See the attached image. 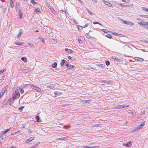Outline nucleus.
Segmentation results:
<instances>
[{
  "mask_svg": "<svg viewBox=\"0 0 148 148\" xmlns=\"http://www.w3.org/2000/svg\"><path fill=\"white\" fill-rule=\"evenodd\" d=\"M20 132L19 131H18L17 132H15L11 134V135H14L16 134L17 133L19 134L20 133Z\"/></svg>",
  "mask_w": 148,
  "mask_h": 148,
  "instance_id": "7c9ffc66",
  "label": "nucleus"
},
{
  "mask_svg": "<svg viewBox=\"0 0 148 148\" xmlns=\"http://www.w3.org/2000/svg\"><path fill=\"white\" fill-rule=\"evenodd\" d=\"M139 59H140L139 60V61H143L144 60L143 59L140 58H139Z\"/></svg>",
  "mask_w": 148,
  "mask_h": 148,
  "instance_id": "13d9d810",
  "label": "nucleus"
},
{
  "mask_svg": "<svg viewBox=\"0 0 148 148\" xmlns=\"http://www.w3.org/2000/svg\"><path fill=\"white\" fill-rule=\"evenodd\" d=\"M40 11V9L39 8H37L35 9V11L36 12H39Z\"/></svg>",
  "mask_w": 148,
  "mask_h": 148,
  "instance_id": "2f4dec72",
  "label": "nucleus"
},
{
  "mask_svg": "<svg viewBox=\"0 0 148 148\" xmlns=\"http://www.w3.org/2000/svg\"><path fill=\"white\" fill-rule=\"evenodd\" d=\"M11 127L8 129H6L5 130L3 131L1 134V135L3 136V135L6 134L8 131L10 129Z\"/></svg>",
  "mask_w": 148,
  "mask_h": 148,
  "instance_id": "9b49d317",
  "label": "nucleus"
},
{
  "mask_svg": "<svg viewBox=\"0 0 148 148\" xmlns=\"http://www.w3.org/2000/svg\"><path fill=\"white\" fill-rule=\"evenodd\" d=\"M65 50L66 51L68 52L69 53H73L74 51L72 50L68 49V48H65Z\"/></svg>",
  "mask_w": 148,
  "mask_h": 148,
  "instance_id": "9d476101",
  "label": "nucleus"
},
{
  "mask_svg": "<svg viewBox=\"0 0 148 148\" xmlns=\"http://www.w3.org/2000/svg\"><path fill=\"white\" fill-rule=\"evenodd\" d=\"M22 15L23 14L22 12H20L18 14V16L19 17H20L21 18H22Z\"/></svg>",
  "mask_w": 148,
  "mask_h": 148,
  "instance_id": "f704fd0d",
  "label": "nucleus"
},
{
  "mask_svg": "<svg viewBox=\"0 0 148 148\" xmlns=\"http://www.w3.org/2000/svg\"><path fill=\"white\" fill-rule=\"evenodd\" d=\"M12 99H10L9 100V101L10 105H11V103H12L14 101V97H12Z\"/></svg>",
  "mask_w": 148,
  "mask_h": 148,
  "instance_id": "f3484780",
  "label": "nucleus"
},
{
  "mask_svg": "<svg viewBox=\"0 0 148 148\" xmlns=\"http://www.w3.org/2000/svg\"><path fill=\"white\" fill-rule=\"evenodd\" d=\"M66 66L67 67L68 69H73L74 67L73 65H70L69 64L68 62L66 63Z\"/></svg>",
  "mask_w": 148,
  "mask_h": 148,
  "instance_id": "423d86ee",
  "label": "nucleus"
},
{
  "mask_svg": "<svg viewBox=\"0 0 148 148\" xmlns=\"http://www.w3.org/2000/svg\"><path fill=\"white\" fill-rule=\"evenodd\" d=\"M40 143V142L37 143L36 144L34 145L32 147L33 148H34L35 147H36Z\"/></svg>",
  "mask_w": 148,
  "mask_h": 148,
  "instance_id": "5701e85b",
  "label": "nucleus"
},
{
  "mask_svg": "<svg viewBox=\"0 0 148 148\" xmlns=\"http://www.w3.org/2000/svg\"><path fill=\"white\" fill-rule=\"evenodd\" d=\"M4 71L5 70H0V75L2 74Z\"/></svg>",
  "mask_w": 148,
  "mask_h": 148,
  "instance_id": "c03bdc74",
  "label": "nucleus"
},
{
  "mask_svg": "<svg viewBox=\"0 0 148 148\" xmlns=\"http://www.w3.org/2000/svg\"><path fill=\"white\" fill-rule=\"evenodd\" d=\"M39 39H40V41L44 43L45 42V40L43 37H42L41 38H40Z\"/></svg>",
  "mask_w": 148,
  "mask_h": 148,
  "instance_id": "c756f323",
  "label": "nucleus"
},
{
  "mask_svg": "<svg viewBox=\"0 0 148 148\" xmlns=\"http://www.w3.org/2000/svg\"><path fill=\"white\" fill-rule=\"evenodd\" d=\"M93 24H99V25H102L99 23H98V22H93Z\"/></svg>",
  "mask_w": 148,
  "mask_h": 148,
  "instance_id": "79ce46f5",
  "label": "nucleus"
},
{
  "mask_svg": "<svg viewBox=\"0 0 148 148\" xmlns=\"http://www.w3.org/2000/svg\"><path fill=\"white\" fill-rule=\"evenodd\" d=\"M10 5L11 8H13L14 6L13 3H10Z\"/></svg>",
  "mask_w": 148,
  "mask_h": 148,
  "instance_id": "37998d69",
  "label": "nucleus"
},
{
  "mask_svg": "<svg viewBox=\"0 0 148 148\" xmlns=\"http://www.w3.org/2000/svg\"><path fill=\"white\" fill-rule=\"evenodd\" d=\"M26 125L25 124H24L22 125V127H21V128L22 129H23V128L25 127Z\"/></svg>",
  "mask_w": 148,
  "mask_h": 148,
  "instance_id": "a18cd8bd",
  "label": "nucleus"
},
{
  "mask_svg": "<svg viewBox=\"0 0 148 148\" xmlns=\"http://www.w3.org/2000/svg\"><path fill=\"white\" fill-rule=\"evenodd\" d=\"M105 63H106V65L107 66L109 65L110 64V62L106 60L105 61Z\"/></svg>",
  "mask_w": 148,
  "mask_h": 148,
  "instance_id": "72a5a7b5",
  "label": "nucleus"
},
{
  "mask_svg": "<svg viewBox=\"0 0 148 148\" xmlns=\"http://www.w3.org/2000/svg\"><path fill=\"white\" fill-rule=\"evenodd\" d=\"M141 8L142 10H144L148 12V9L144 7H142Z\"/></svg>",
  "mask_w": 148,
  "mask_h": 148,
  "instance_id": "c85d7f7f",
  "label": "nucleus"
},
{
  "mask_svg": "<svg viewBox=\"0 0 148 148\" xmlns=\"http://www.w3.org/2000/svg\"><path fill=\"white\" fill-rule=\"evenodd\" d=\"M106 36L110 38H112V36L110 34H108L106 35Z\"/></svg>",
  "mask_w": 148,
  "mask_h": 148,
  "instance_id": "bb28decb",
  "label": "nucleus"
},
{
  "mask_svg": "<svg viewBox=\"0 0 148 148\" xmlns=\"http://www.w3.org/2000/svg\"><path fill=\"white\" fill-rule=\"evenodd\" d=\"M107 81H106V80H103L102 81H101V82H103L104 83H106Z\"/></svg>",
  "mask_w": 148,
  "mask_h": 148,
  "instance_id": "6e6d98bb",
  "label": "nucleus"
},
{
  "mask_svg": "<svg viewBox=\"0 0 148 148\" xmlns=\"http://www.w3.org/2000/svg\"><path fill=\"white\" fill-rule=\"evenodd\" d=\"M127 23V25H132L133 24V23L132 22L129 21H128V23Z\"/></svg>",
  "mask_w": 148,
  "mask_h": 148,
  "instance_id": "4c0bfd02",
  "label": "nucleus"
},
{
  "mask_svg": "<svg viewBox=\"0 0 148 148\" xmlns=\"http://www.w3.org/2000/svg\"><path fill=\"white\" fill-rule=\"evenodd\" d=\"M24 90L22 89H21L20 90V92L21 94L23 93L24 92Z\"/></svg>",
  "mask_w": 148,
  "mask_h": 148,
  "instance_id": "4d7b16f0",
  "label": "nucleus"
},
{
  "mask_svg": "<svg viewBox=\"0 0 148 148\" xmlns=\"http://www.w3.org/2000/svg\"><path fill=\"white\" fill-rule=\"evenodd\" d=\"M65 138L63 137L62 138H58V139L60 140H64Z\"/></svg>",
  "mask_w": 148,
  "mask_h": 148,
  "instance_id": "8fccbe9b",
  "label": "nucleus"
},
{
  "mask_svg": "<svg viewBox=\"0 0 148 148\" xmlns=\"http://www.w3.org/2000/svg\"><path fill=\"white\" fill-rule=\"evenodd\" d=\"M139 25L145 28L148 29V22L142 21L139 22Z\"/></svg>",
  "mask_w": 148,
  "mask_h": 148,
  "instance_id": "f257e3e1",
  "label": "nucleus"
},
{
  "mask_svg": "<svg viewBox=\"0 0 148 148\" xmlns=\"http://www.w3.org/2000/svg\"><path fill=\"white\" fill-rule=\"evenodd\" d=\"M100 125V124H95L93 125V126L95 127H99Z\"/></svg>",
  "mask_w": 148,
  "mask_h": 148,
  "instance_id": "58836bf2",
  "label": "nucleus"
},
{
  "mask_svg": "<svg viewBox=\"0 0 148 148\" xmlns=\"http://www.w3.org/2000/svg\"><path fill=\"white\" fill-rule=\"evenodd\" d=\"M85 101H86V102H88V103H89L91 101L90 100H86Z\"/></svg>",
  "mask_w": 148,
  "mask_h": 148,
  "instance_id": "680f3d73",
  "label": "nucleus"
},
{
  "mask_svg": "<svg viewBox=\"0 0 148 148\" xmlns=\"http://www.w3.org/2000/svg\"><path fill=\"white\" fill-rule=\"evenodd\" d=\"M110 81H107L106 83L108 84H110Z\"/></svg>",
  "mask_w": 148,
  "mask_h": 148,
  "instance_id": "e2e57ef3",
  "label": "nucleus"
},
{
  "mask_svg": "<svg viewBox=\"0 0 148 148\" xmlns=\"http://www.w3.org/2000/svg\"><path fill=\"white\" fill-rule=\"evenodd\" d=\"M46 5L47 6V7H48L49 9L52 10L53 9V8L48 3H47Z\"/></svg>",
  "mask_w": 148,
  "mask_h": 148,
  "instance_id": "dca6fc26",
  "label": "nucleus"
},
{
  "mask_svg": "<svg viewBox=\"0 0 148 148\" xmlns=\"http://www.w3.org/2000/svg\"><path fill=\"white\" fill-rule=\"evenodd\" d=\"M110 33H112L114 35H115L116 36H118L119 34H117V33H114V32H111Z\"/></svg>",
  "mask_w": 148,
  "mask_h": 148,
  "instance_id": "ea45409f",
  "label": "nucleus"
},
{
  "mask_svg": "<svg viewBox=\"0 0 148 148\" xmlns=\"http://www.w3.org/2000/svg\"><path fill=\"white\" fill-rule=\"evenodd\" d=\"M21 60H22L23 61H24V62H27V58H26V57H23L21 58Z\"/></svg>",
  "mask_w": 148,
  "mask_h": 148,
  "instance_id": "6ab92c4d",
  "label": "nucleus"
},
{
  "mask_svg": "<svg viewBox=\"0 0 148 148\" xmlns=\"http://www.w3.org/2000/svg\"><path fill=\"white\" fill-rule=\"evenodd\" d=\"M0 138H1V139L3 140V138L2 136H1V134L0 135Z\"/></svg>",
  "mask_w": 148,
  "mask_h": 148,
  "instance_id": "052dcab7",
  "label": "nucleus"
},
{
  "mask_svg": "<svg viewBox=\"0 0 148 148\" xmlns=\"http://www.w3.org/2000/svg\"><path fill=\"white\" fill-rule=\"evenodd\" d=\"M8 148H16L15 147L12 146L11 147H9Z\"/></svg>",
  "mask_w": 148,
  "mask_h": 148,
  "instance_id": "338daca9",
  "label": "nucleus"
},
{
  "mask_svg": "<svg viewBox=\"0 0 148 148\" xmlns=\"http://www.w3.org/2000/svg\"><path fill=\"white\" fill-rule=\"evenodd\" d=\"M78 1V2L81 3H82V1L81 0H77Z\"/></svg>",
  "mask_w": 148,
  "mask_h": 148,
  "instance_id": "774afa93",
  "label": "nucleus"
},
{
  "mask_svg": "<svg viewBox=\"0 0 148 148\" xmlns=\"http://www.w3.org/2000/svg\"><path fill=\"white\" fill-rule=\"evenodd\" d=\"M128 106H125L124 105H119L117 106H116L115 107L117 109H121V108H124L125 107H127Z\"/></svg>",
  "mask_w": 148,
  "mask_h": 148,
  "instance_id": "39448f33",
  "label": "nucleus"
},
{
  "mask_svg": "<svg viewBox=\"0 0 148 148\" xmlns=\"http://www.w3.org/2000/svg\"><path fill=\"white\" fill-rule=\"evenodd\" d=\"M67 57L68 59L70 60H72V58L71 56H68Z\"/></svg>",
  "mask_w": 148,
  "mask_h": 148,
  "instance_id": "49530a36",
  "label": "nucleus"
},
{
  "mask_svg": "<svg viewBox=\"0 0 148 148\" xmlns=\"http://www.w3.org/2000/svg\"><path fill=\"white\" fill-rule=\"evenodd\" d=\"M31 87L35 90H36L38 92H40L41 91V89L39 88L38 87L36 86H35L32 84L31 85Z\"/></svg>",
  "mask_w": 148,
  "mask_h": 148,
  "instance_id": "f03ea898",
  "label": "nucleus"
},
{
  "mask_svg": "<svg viewBox=\"0 0 148 148\" xmlns=\"http://www.w3.org/2000/svg\"><path fill=\"white\" fill-rule=\"evenodd\" d=\"M65 62H66V63H67L66 60L64 59L62 60L60 62L61 66H63L64 65Z\"/></svg>",
  "mask_w": 148,
  "mask_h": 148,
  "instance_id": "ddd939ff",
  "label": "nucleus"
},
{
  "mask_svg": "<svg viewBox=\"0 0 148 148\" xmlns=\"http://www.w3.org/2000/svg\"><path fill=\"white\" fill-rule=\"evenodd\" d=\"M31 0V2L33 4H36L37 3H36V2H34V0Z\"/></svg>",
  "mask_w": 148,
  "mask_h": 148,
  "instance_id": "09e8293b",
  "label": "nucleus"
},
{
  "mask_svg": "<svg viewBox=\"0 0 148 148\" xmlns=\"http://www.w3.org/2000/svg\"><path fill=\"white\" fill-rule=\"evenodd\" d=\"M30 68H28L25 69H21L20 71L24 73H27L30 71Z\"/></svg>",
  "mask_w": 148,
  "mask_h": 148,
  "instance_id": "20e7f679",
  "label": "nucleus"
},
{
  "mask_svg": "<svg viewBox=\"0 0 148 148\" xmlns=\"http://www.w3.org/2000/svg\"><path fill=\"white\" fill-rule=\"evenodd\" d=\"M102 1L105 4L108 5L109 6V7H112V4L111 3H110L109 2L106 1H105L104 0H102Z\"/></svg>",
  "mask_w": 148,
  "mask_h": 148,
  "instance_id": "0eeeda50",
  "label": "nucleus"
},
{
  "mask_svg": "<svg viewBox=\"0 0 148 148\" xmlns=\"http://www.w3.org/2000/svg\"><path fill=\"white\" fill-rule=\"evenodd\" d=\"M23 34V30L22 29H20L19 30V34L21 35Z\"/></svg>",
  "mask_w": 148,
  "mask_h": 148,
  "instance_id": "c9c22d12",
  "label": "nucleus"
},
{
  "mask_svg": "<svg viewBox=\"0 0 148 148\" xmlns=\"http://www.w3.org/2000/svg\"><path fill=\"white\" fill-rule=\"evenodd\" d=\"M57 63L55 62L52 65V67L53 68H56L57 66Z\"/></svg>",
  "mask_w": 148,
  "mask_h": 148,
  "instance_id": "2eb2a0df",
  "label": "nucleus"
},
{
  "mask_svg": "<svg viewBox=\"0 0 148 148\" xmlns=\"http://www.w3.org/2000/svg\"><path fill=\"white\" fill-rule=\"evenodd\" d=\"M99 66L101 68H103L104 66V65L103 64H100Z\"/></svg>",
  "mask_w": 148,
  "mask_h": 148,
  "instance_id": "603ef678",
  "label": "nucleus"
},
{
  "mask_svg": "<svg viewBox=\"0 0 148 148\" xmlns=\"http://www.w3.org/2000/svg\"><path fill=\"white\" fill-rule=\"evenodd\" d=\"M54 94L56 95H59L61 94V93L57 91H56L54 92Z\"/></svg>",
  "mask_w": 148,
  "mask_h": 148,
  "instance_id": "412c9836",
  "label": "nucleus"
},
{
  "mask_svg": "<svg viewBox=\"0 0 148 148\" xmlns=\"http://www.w3.org/2000/svg\"><path fill=\"white\" fill-rule=\"evenodd\" d=\"M21 35H20L19 34H18L17 36V38L18 39H19L21 38Z\"/></svg>",
  "mask_w": 148,
  "mask_h": 148,
  "instance_id": "5fc2aeb1",
  "label": "nucleus"
},
{
  "mask_svg": "<svg viewBox=\"0 0 148 148\" xmlns=\"http://www.w3.org/2000/svg\"><path fill=\"white\" fill-rule=\"evenodd\" d=\"M123 145L125 146L130 147L132 145V144L131 142H129L126 143H123Z\"/></svg>",
  "mask_w": 148,
  "mask_h": 148,
  "instance_id": "6e6552de",
  "label": "nucleus"
},
{
  "mask_svg": "<svg viewBox=\"0 0 148 148\" xmlns=\"http://www.w3.org/2000/svg\"><path fill=\"white\" fill-rule=\"evenodd\" d=\"M47 87L49 88H53V86H47Z\"/></svg>",
  "mask_w": 148,
  "mask_h": 148,
  "instance_id": "0e129e2a",
  "label": "nucleus"
},
{
  "mask_svg": "<svg viewBox=\"0 0 148 148\" xmlns=\"http://www.w3.org/2000/svg\"><path fill=\"white\" fill-rule=\"evenodd\" d=\"M145 110H143V111H141V114H139V118H141L142 117V116H144L145 114Z\"/></svg>",
  "mask_w": 148,
  "mask_h": 148,
  "instance_id": "f8f14e48",
  "label": "nucleus"
},
{
  "mask_svg": "<svg viewBox=\"0 0 148 148\" xmlns=\"http://www.w3.org/2000/svg\"><path fill=\"white\" fill-rule=\"evenodd\" d=\"M145 123V121H143L142 123L139 125V129H141L143 127Z\"/></svg>",
  "mask_w": 148,
  "mask_h": 148,
  "instance_id": "4468645a",
  "label": "nucleus"
},
{
  "mask_svg": "<svg viewBox=\"0 0 148 148\" xmlns=\"http://www.w3.org/2000/svg\"><path fill=\"white\" fill-rule=\"evenodd\" d=\"M27 44L28 45L31 47H33L34 48H35V46L32 43H30L28 42Z\"/></svg>",
  "mask_w": 148,
  "mask_h": 148,
  "instance_id": "aec40b11",
  "label": "nucleus"
},
{
  "mask_svg": "<svg viewBox=\"0 0 148 148\" xmlns=\"http://www.w3.org/2000/svg\"><path fill=\"white\" fill-rule=\"evenodd\" d=\"M134 59L138 61L139 60V57H135L134 58Z\"/></svg>",
  "mask_w": 148,
  "mask_h": 148,
  "instance_id": "3c124183",
  "label": "nucleus"
},
{
  "mask_svg": "<svg viewBox=\"0 0 148 148\" xmlns=\"http://www.w3.org/2000/svg\"><path fill=\"white\" fill-rule=\"evenodd\" d=\"M83 147L85 148H94L95 147H89V146H87L86 145H84V146Z\"/></svg>",
  "mask_w": 148,
  "mask_h": 148,
  "instance_id": "cd10ccee",
  "label": "nucleus"
},
{
  "mask_svg": "<svg viewBox=\"0 0 148 148\" xmlns=\"http://www.w3.org/2000/svg\"><path fill=\"white\" fill-rule=\"evenodd\" d=\"M140 42L142 43H143V42H145L148 44V40H140Z\"/></svg>",
  "mask_w": 148,
  "mask_h": 148,
  "instance_id": "4be33fe9",
  "label": "nucleus"
},
{
  "mask_svg": "<svg viewBox=\"0 0 148 148\" xmlns=\"http://www.w3.org/2000/svg\"><path fill=\"white\" fill-rule=\"evenodd\" d=\"M88 25V23H86L85 25L83 26V27H84V28L85 27H87Z\"/></svg>",
  "mask_w": 148,
  "mask_h": 148,
  "instance_id": "de8ad7c7",
  "label": "nucleus"
},
{
  "mask_svg": "<svg viewBox=\"0 0 148 148\" xmlns=\"http://www.w3.org/2000/svg\"><path fill=\"white\" fill-rule=\"evenodd\" d=\"M70 126L69 125V126H64V127L65 128H67L68 127Z\"/></svg>",
  "mask_w": 148,
  "mask_h": 148,
  "instance_id": "bf43d9fd",
  "label": "nucleus"
},
{
  "mask_svg": "<svg viewBox=\"0 0 148 148\" xmlns=\"http://www.w3.org/2000/svg\"><path fill=\"white\" fill-rule=\"evenodd\" d=\"M122 1H123L125 2H127L128 1V0H122Z\"/></svg>",
  "mask_w": 148,
  "mask_h": 148,
  "instance_id": "69168bd1",
  "label": "nucleus"
},
{
  "mask_svg": "<svg viewBox=\"0 0 148 148\" xmlns=\"http://www.w3.org/2000/svg\"><path fill=\"white\" fill-rule=\"evenodd\" d=\"M86 10H87V12H88V14H90V15H92V13L87 8H86Z\"/></svg>",
  "mask_w": 148,
  "mask_h": 148,
  "instance_id": "b1692460",
  "label": "nucleus"
},
{
  "mask_svg": "<svg viewBox=\"0 0 148 148\" xmlns=\"http://www.w3.org/2000/svg\"><path fill=\"white\" fill-rule=\"evenodd\" d=\"M24 107V106L20 107L19 108H18V110H19L20 111H22L23 110V109Z\"/></svg>",
  "mask_w": 148,
  "mask_h": 148,
  "instance_id": "e433bc0d",
  "label": "nucleus"
},
{
  "mask_svg": "<svg viewBox=\"0 0 148 148\" xmlns=\"http://www.w3.org/2000/svg\"><path fill=\"white\" fill-rule=\"evenodd\" d=\"M5 92L4 91H2L0 93V98L2 96H3L4 93Z\"/></svg>",
  "mask_w": 148,
  "mask_h": 148,
  "instance_id": "a878e982",
  "label": "nucleus"
},
{
  "mask_svg": "<svg viewBox=\"0 0 148 148\" xmlns=\"http://www.w3.org/2000/svg\"><path fill=\"white\" fill-rule=\"evenodd\" d=\"M35 138L34 137H30L27 139L26 140V143H29L32 141V140H34V138Z\"/></svg>",
  "mask_w": 148,
  "mask_h": 148,
  "instance_id": "1a4fd4ad",
  "label": "nucleus"
},
{
  "mask_svg": "<svg viewBox=\"0 0 148 148\" xmlns=\"http://www.w3.org/2000/svg\"><path fill=\"white\" fill-rule=\"evenodd\" d=\"M20 96V94L18 92H14L13 94V97H14V99H17L19 98Z\"/></svg>",
  "mask_w": 148,
  "mask_h": 148,
  "instance_id": "7ed1b4c3",
  "label": "nucleus"
},
{
  "mask_svg": "<svg viewBox=\"0 0 148 148\" xmlns=\"http://www.w3.org/2000/svg\"><path fill=\"white\" fill-rule=\"evenodd\" d=\"M16 45H22V44L21 43V42H16Z\"/></svg>",
  "mask_w": 148,
  "mask_h": 148,
  "instance_id": "a19ab883",
  "label": "nucleus"
},
{
  "mask_svg": "<svg viewBox=\"0 0 148 148\" xmlns=\"http://www.w3.org/2000/svg\"><path fill=\"white\" fill-rule=\"evenodd\" d=\"M35 118H36V121L37 122H41V121L40 120V117H39L38 116H36L35 117Z\"/></svg>",
  "mask_w": 148,
  "mask_h": 148,
  "instance_id": "a211bd4d",
  "label": "nucleus"
},
{
  "mask_svg": "<svg viewBox=\"0 0 148 148\" xmlns=\"http://www.w3.org/2000/svg\"><path fill=\"white\" fill-rule=\"evenodd\" d=\"M86 37L88 38H91V37L88 33H86Z\"/></svg>",
  "mask_w": 148,
  "mask_h": 148,
  "instance_id": "393cba45",
  "label": "nucleus"
},
{
  "mask_svg": "<svg viewBox=\"0 0 148 148\" xmlns=\"http://www.w3.org/2000/svg\"><path fill=\"white\" fill-rule=\"evenodd\" d=\"M102 31L104 33H107L108 32H110L108 31L106 29H102Z\"/></svg>",
  "mask_w": 148,
  "mask_h": 148,
  "instance_id": "473e14b6",
  "label": "nucleus"
},
{
  "mask_svg": "<svg viewBox=\"0 0 148 148\" xmlns=\"http://www.w3.org/2000/svg\"><path fill=\"white\" fill-rule=\"evenodd\" d=\"M123 22L124 24H127L128 21H123Z\"/></svg>",
  "mask_w": 148,
  "mask_h": 148,
  "instance_id": "864d4df0",
  "label": "nucleus"
}]
</instances>
